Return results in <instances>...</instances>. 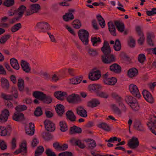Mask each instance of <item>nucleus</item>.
Returning a JSON list of instances; mask_svg holds the SVG:
<instances>
[{"instance_id":"1","label":"nucleus","mask_w":156,"mask_h":156,"mask_svg":"<svg viewBox=\"0 0 156 156\" xmlns=\"http://www.w3.org/2000/svg\"><path fill=\"white\" fill-rule=\"evenodd\" d=\"M101 50L104 54L101 56V60L104 64H110L115 62L116 58L114 55L111 54V48L108 41H104L103 46Z\"/></svg>"},{"instance_id":"2","label":"nucleus","mask_w":156,"mask_h":156,"mask_svg":"<svg viewBox=\"0 0 156 156\" xmlns=\"http://www.w3.org/2000/svg\"><path fill=\"white\" fill-rule=\"evenodd\" d=\"M89 88L90 91H94L97 96L101 98L107 99L109 96L108 92L101 90L102 87L100 85L90 84Z\"/></svg>"},{"instance_id":"3","label":"nucleus","mask_w":156,"mask_h":156,"mask_svg":"<svg viewBox=\"0 0 156 156\" xmlns=\"http://www.w3.org/2000/svg\"><path fill=\"white\" fill-rule=\"evenodd\" d=\"M78 35L79 38L84 44H88L89 33L87 31L83 29H80L78 32Z\"/></svg>"},{"instance_id":"4","label":"nucleus","mask_w":156,"mask_h":156,"mask_svg":"<svg viewBox=\"0 0 156 156\" xmlns=\"http://www.w3.org/2000/svg\"><path fill=\"white\" fill-rule=\"evenodd\" d=\"M36 27L39 30L40 32L45 33L50 29L49 24L48 23L44 21L38 22L36 24Z\"/></svg>"},{"instance_id":"5","label":"nucleus","mask_w":156,"mask_h":156,"mask_svg":"<svg viewBox=\"0 0 156 156\" xmlns=\"http://www.w3.org/2000/svg\"><path fill=\"white\" fill-rule=\"evenodd\" d=\"M66 99L68 102L72 104L77 103L81 101L79 95L74 93L68 96L67 97Z\"/></svg>"},{"instance_id":"6","label":"nucleus","mask_w":156,"mask_h":156,"mask_svg":"<svg viewBox=\"0 0 156 156\" xmlns=\"http://www.w3.org/2000/svg\"><path fill=\"white\" fill-rule=\"evenodd\" d=\"M139 144L138 139L136 137L133 136L129 140L127 144L128 146L131 149H135L136 148Z\"/></svg>"},{"instance_id":"7","label":"nucleus","mask_w":156,"mask_h":156,"mask_svg":"<svg viewBox=\"0 0 156 156\" xmlns=\"http://www.w3.org/2000/svg\"><path fill=\"white\" fill-rule=\"evenodd\" d=\"M147 125L150 128L151 132L156 135V117L154 116L151 118L150 122H149Z\"/></svg>"},{"instance_id":"8","label":"nucleus","mask_w":156,"mask_h":156,"mask_svg":"<svg viewBox=\"0 0 156 156\" xmlns=\"http://www.w3.org/2000/svg\"><path fill=\"white\" fill-rule=\"evenodd\" d=\"M23 152L22 155L25 156L27 155V147L26 142L22 143L20 146V148L16 150L14 153L16 154H18L19 153Z\"/></svg>"},{"instance_id":"9","label":"nucleus","mask_w":156,"mask_h":156,"mask_svg":"<svg viewBox=\"0 0 156 156\" xmlns=\"http://www.w3.org/2000/svg\"><path fill=\"white\" fill-rule=\"evenodd\" d=\"M129 91L131 94L134 96L138 98L140 97V95L137 86L133 84H131L129 86Z\"/></svg>"},{"instance_id":"10","label":"nucleus","mask_w":156,"mask_h":156,"mask_svg":"<svg viewBox=\"0 0 156 156\" xmlns=\"http://www.w3.org/2000/svg\"><path fill=\"white\" fill-rule=\"evenodd\" d=\"M44 124L45 129L48 131H54L55 129V124L50 120L47 119L44 121Z\"/></svg>"},{"instance_id":"11","label":"nucleus","mask_w":156,"mask_h":156,"mask_svg":"<svg viewBox=\"0 0 156 156\" xmlns=\"http://www.w3.org/2000/svg\"><path fill=\"white\" fill-rule=\"evenodd\" d=\"M11 131L12 129L10 125H8L6 127L0 126V135L10 136Z\"/></svg>"},{"instance_id":"12","label":"nucleus","mask_w":156,"mask_h":156,"mask_svg":"<svg viewBox=\"0 0 156 156\" xmlns=\"http://www.w3.org/2000/svg\"><path fill=\"white\" fill-rule=\"evenodd\" d=\"M101 76L100 71L97 70L96 71H93L92 72L90 73L88 77L90 80L94 81L98 80Z\"/></svg>"},{"instance_id":"13","label":"nucleus","mask_w":156,"mask_h":156,"mask_svg":"<svg viewBox=\"0 0 156 156\" xmlns=\"http://www.w3.org/2000/svg\"><path fill=\"white\" fill-rule=\"evenodd\" d=\"M142 94L145 99L148 102L152 103L154 102V99L151 94L146 90H143Z\"/></svg>"},{"instance_id":"14","label":"nucleus","mask_w":156,"mask_h":156,"mask_svg":"<svg viewBox=\"0 0 156 156\" xmlns=\"http://www.w3.org/2000/svg\"><path fill=\"white\" fill-rule=\"evenodd\" d=\"M76 114L79 116L86 117L87 116V112L83 107L82 106H79L76 107Z\"/></svg>"},{"instance_id":"15","label":"nucleus","mask_w":156,"mask_h":156,"mask_svg":"<svg viewBox=\"0 0 156 156\" xmlns=\"http://www.w3.org/2000/svg\"><path fill=\"white\" fill-rule=\"evenodd\" d=\"M12 118L13 120L17 122H21L25 120L24 115L21 113H14Z\"/></svg>"},{"instance_id":"16","label":"nucleus","mask_w":156,"mask_h":156,"mask_svg":"<svg viewBox=\"0 0 156 156\" xmlns=\"http://www.w3.org/2000/svg\"><path fill=\"white\" fill-rule=\"evenodd\" d=\"M9 112L8 110L5 109L2 111L0 114V120L3 122H5L7 120Z\"/></svg>"},{"instance_id":"17","label":"nucleus","mask_w":156,"mask_h":156,"mask_svg":"<svg viewBox=\"0 0 156 156\" xmlns=\"http://www.w3.org/2000/svg\"><path fill=\"white\" fill-rule=\"evenodd\" d=\"M54 96L58 100L63 101L64 99V97H66L67 94L66 92L57 91L54 93Z\"/></svg>"},{"instance_id":"18","label":"nucleus","mask_w":156,"mask_h":156,"mask_svg":"<svg viewBox=\"0 0 156 156\" xmlns=\"http://www.w3.org/2000/svg\"><path fill=\"white\" fill-rule=\"evenodd\" d=\"M114 23L117 29L119 32L122 33L124 31L125 25L123 23L119 20H117L114 21Z\"/></svg>"},{"instance_id":"19","label":"nucleus","mask_w":156,"mask_h":156,"mask_svg":"<svg viewBox=\"0 0 156 156\" xmlns=\"http://www.w3.org/2000/svg\"><path fill=\"white\" fill-rule=\"evenodd\" d=\"M110 70L115 73H119L121 72L120 66L117 63H114L110 66Z\"/></svg>"},{"instance_id":"20","label":"nucleus","mask_w":156,"mask_h":156,"mask_svg":"<svg viewBox=\"0 0 156 156\" xmlns=\"http://www.w3.org/2000/svg\"><path fill=\"white\" fill-rule=\"evenodd\" d=\"M66 119L69 120L71 122H75L76 121V117L72 110H68L66 114Z\"/></svg>"},{"instance_id":"21","label":"nucleus","mask_w":156,"mask_h":156,"mask_svg":"<svg viewBox=\"0 0 156 156\" xmlns=\"http://www.w3.org/2000/svg\"><path fill=\"white\" fill-rule=\"evenodd\" d=\"M155 36L153 33H148L147 36V42L148 45L151 47L154 46V43L152 40L154 38Z\"/></svg>"},{"instance_id":"22","label":"nucleus","mask_w":156,"mask_h":156,"mask_svg":"<svg viewBox=\"0 0 156 156\" xmlns=\"http://www.w3.org/2000/svg\"><path fill=\"white\" fill-rule=\"evenodd\" d=\"M65 107L64 106L60 104L57 105L55 110L58 116L61 117L64 113Z\"/></svg>"},{"instance_id":"23","label":"nucleus","mask_w":156,"mask_h":156,"mask_svg":"<svg viewBox=\"0 0 156 156\" xmlns=\"http://www.w3.org/2000/svg\"><path fill=\"white\" fill-rule=\"evenodd\" d=\"M100 104V102L97 99L94 98L87 102V106L88 107L93 108L97 107Z\"/></svg>"},{"instance_id":"24","label":"nucleus","mask_w":156,"mask_h":156,"mask_svg":"<svg viewBox=\"0 0 156 156\" xmlns=\"http://www.w3.org/2000/svg\"><path fill=\"white\" fill-rule=\"evenodd\" d=\"M21 66L23 70L26 73H28L31 70L30 64L27 62L22 60L21 62Z\"/></svg>"},{"instance_id":"25","label":"nucleus","mask_w":156,"mask_h":156,"mask_svg":"<svg viewBox=\"0 0 156 156\" xmlns=\"http://www.w3.org/2000/svg\"><path fill=\"white\" fill-rule=\"evenodd\" d=\"M138 70L135 68L129 69L128 71V75L130 78L136 77L138 74Z\"/></svg>"},{"instance_id":"26","label":"nucleus","mask_w":156,"mask_h":156,"mask_svg":"<svg viewBox=\"0 0 156 156\" xmlns=\"http://www.w3.org/2000/svg\"><path fill=\"white\" fill-rule=\"evenodd\" d=\"M33 95L35 98L42 101L45 97V94L42 92L37 91H34L33 93Z\"/></svg>"},{"instance_id":"27","label":"nucleus","mask_w":156,"mask_h":156,"mask_svg":"<svg viewBox=\"0 0 156 156\" xmlns=\"http://www.w3.org/2000/svg\"><path fill=\"white\" fill-rule=\"evenodd\" d=\"M82 132V129L76 126L71 127L69 129V133L70 134H75L76 133H80Z\"/></svg>"},{"instance_id":"28","label":"nucleus","mask_w":156,"mask_h":156,"mask_svg":"<svg viewBox=\"0 0 156 156\" xmlns=\"http://www.w3.org/2000/svg\"><path fill=\"white\" fill-rule=\"evenodd\" d=\"M1 86L4 89L7 90L9 87V84L8 80L5 78H2L1 79Z\"/></svg>"},{"instance_id":"29","label":"nucleus","mask_w":156,"mask_h":156,"mask_svg":"<svg viewBox=\"0 0 156 156\" xmlns=\"http://www.w3.org/2000/svg\"><path fill=\"white\" fill-rule=\"evenodd\" d=\"M108 30L110 33L113 36H116V29L113 23L111 21L109 22L108 23Z\"/></svg>"},{"instance_id":"30","label":"nucleus","mask_w":156,"mask_h":156,"mask_svg":"<svg viewBox=\"0 0 156 156\" xmlns=\"http://www.w3.org/2000/svg\"><path fill=\"white\" fill-rule=\"evenodd\" d=\"M117 80L115 77L109 78L104 80V83L107 85H114L117 82Z\"/></svg>"},{"instance_id":"31","label":"nucleus","mask_w":156,"mask_h":156,"mask_svg":"<svg viewBox=\"0 0 156 156\" xmlns=\"http://www.w3.org/2000/svg\"><path fill=\"white\" fill-rule=\"evenodd\" d=\"M26 7L24 5H20L19 8L16 10V12L18 13V17L20 18H21L24 14V11L26 10Z\"/></svg>"},{"instance_id":"32","label":"nucleus","mask_w":156,"mask_h":156,"mask_svg":"<svg viewBox=\"0 0 156 156\" xmlns=\"http://www.w3.org/2000/svg\"><path fill=\"white\" fill-rule=\"evenodd\" d=\"M30 9L34 13H38L41 9L40 5L37 3L32 4L30 5Z\"/></svg>"},{"instance_id":"33","label":"nucleus","mask_w":156,"mask_h":156,"mask_svg":"<svg viewBox=\"0 0 156 156\" xmlns=\"http://www.w3.org/2000/svg\"><path fill=\"white\" fill-rule=\"evenodd\" d=\"M17 86L20 91H23L24 88V82L21 77L19 78L18 80Z\"/></svg>"},{"instance_id":"34","label":"nucleus","mask_w":156,"mask_h":156,"mask_svg":"<svg viewBox=\"0 0 156 156\" xmlns=\"http://www.w3.org/2000/svg\"><path fill=\"white\" fill-rule=\"evenodd\" d=\"M85 141L88 144V147L91 149H93L96 146V142L94 140H93L91 139H87L85 140Z\"/></svg>"},{"instance_id":"35","label":"nucleus","mask_w":156,"mask_h":156,"mask_svg":"<svg viewBox=\"0 0 156 156\" xmlns=\"http://www.w3.org/2000/svg\"><path fill=\"white\" fill-rule=\"evenodd\" d=\"M11 65L14 69L18 70L19 69L20 66L17 60L14 58H11L10 60Z\"/></svg>"},{"instance_id":"36","label":"nucleus","mask_w":156,"mask_h":156,"mask_svg":"<svg viewBox=\"0 0 156 156\" xmlns=\"http://www.w3.org/2000/svg\"><path fill=\"white\" fill-rule=\"evenodd\" d=\"M134 128L138 131H144V128L142 126L141 122L139 121H136L134 125Z\"/></svg>"},{"instance_id":"37","label":"nucleus","mask_w":156,"mask_h":156,"mask_svg":"<svg viewBox=\"0 0 156 156\" xmlns=\"http://www.w3.org/2000/svg\"><path fill=\"white\" fill-rule=\"evenodd\" d=\"M64 20L66 22L69 21V20H72L74 18V16L72 13L67 12L63 16Z\"/></svg>"},{"instance_id":"38","label":"nucleus","mask_w":156,"mask_h":156,"mask_svg":"<svg viewBox=\"0 0 156 156\" xmlns=\"http://www.w3.org/2000/svg\"><path fill=\"white\" fill-rule=\"evenodd\" d=\"M44 149L43 147L41 146H40L37 147L35 151V156H41L44 152Z\"/></svg>"},{"instance_id":"39","label":"nucleus","mask_w":156,"mask_h":156,"mask_svg":"<svg viewBox=\"0 0 156 156\" xmlns=\"http://www.w3.org/2000/svg\"><path fill=\"white\" fill-rule=\"evenodd\" d=\"M83 79L82 76L77 77L70 79V83L73 84H77L81 82Z\"/></svg>"},{"instance_id":"40","label":"nucleus","mask_w":156,"mask_h":156,"mask_svg":"<svg viewBox=\"0 0 156 156\" xmlns=\"http://www.w3.org/2000/svg\"><path fill=\"white\" fill-rule=\"evenodd\" d=\"M125 100L126 103L129 105L133 103L136 102V99L132 96H126L125 98Z\"/></svg>"},{"instance_id":"41","label":"nucleus","mask_w":156,"mask_h":156,"mask_svg":"<svg viewBox=\"0 0 156 156\" xmlns=\"http://www.w3.org/2000/svg\"><path fill=\"white\" fill-rule=\"evenodd\" d=\"M114 50L116 51H119L121 48V44L119 39L115 40V42L113 46Z\"/></svg>"},{"instance_id":"42","label":"nucleus","mask_w":156,"mask_h":156,"mask_svg":"<svg viewBox=\"0 0 156 156\" xmlns=\"http://www.w3.org/2000/svg\"><path fill=\"white\" fill-rule=\"evenodd\" d=\"M98 126L106 131H109L110 130L109 126L105 122H102L99 124Z\"/></svg>"},{"instance_id":"43","label":"nucleus","mask_w":156,"mask_h":156,"mask_svg":"<svg viewBox=\"0 0 156 156\" xmlns=\"http://www.w3.org/2000/svg\"><path fill=\"white\" fill-rule=\"evenodd\" d=\"M72 25L73 27L75 29H78L81 26V23L80 21L78 19H76L72 23Z\"/></svg>"},{"instance_id":"44","label":"nucleus","mask_w":156,"mask_h":156,"mask_svg":"<svg viewBox=\"0 0 156 156\" xmlns=\"http://www.w3.org/2000/svg\"><path fill=\"white\" fill-rule=\"evenodd\" d=\"M10 37V35L9 34L3 35L0 39V43L2 44H4Z\"/></svg>"},{"instance_id":"45","label":"nucleus","mask_w":156,"mask_h":156,"mask_svg":"<svg viewBox=\"0 0 156 156\" xmlns=\"http://www.w3.org/2000/svg\"><path fill=\"white\" fill-rule=\"evenodd\" d=\"M112 109L114 112L118 115L121 116L122 114V111L115 104L112 105Z\"/></svg>"},{"instance_id":"46","label":"nucleus","mask_w":156,"mask_h":156,"mask_svg":"<svg viewBox=\"0 0 156 156\" xmlns=\"http://www.w3.org/2000/svg\"><path fill=\"white\" fill-rule=\"evenodd\" d=\"M60 130L62 132H65L68 129L66 123L65 122H61L59 123Z\"/></svg>"},{"instance_id":"47","label":"nucleus","mask_w":156,"mask_h":156,"mask_svg":"<svg viewBox=\"0 0 156 156\" xmlns=\"http://www.w3.org/2000/svg\"><path fill=\"white\" fill-rule=\"evenodd\" d=\"M21 24L20 23L16 24L11 27V31L12 32H16L21 28Z\"/></svg>"},{"instance_id":"48","label":"nucleus","mask_w":156,"mask_h":156,"mask_svg":"<svg viewBox=\"0 0 156 156\" xmlns=\"http://www.w3.org/2000/svg\"><path fill=\"white\" fill-rule=\"evenodd\" d=\"M128 44L130 47L134 48L135 47V41L132 37H129V40L128 41Z\"/></svg>"},{"instance_id":"49","label":"nucleus","mask_w":156,"mask_h":156,"mask_svg":"<svg viewBox=\"0 0 156 156\" xmlns=\"http://www.w3.org/2000/svg\"><path fill=\"white\" fill-rule=\"evenodd\" d=\"M42 114V111L41 107H38L36 108L34 112V115L37 117L39 116Z\"/></svg>"},{"instance_id":"50","label":"nucleus","mask_w":156,"mask_h":156,"mask_svg":"<svg viewBox=\"0 0 156 156\" xmlns=\"http://www.w3.org/2000/svg\"><path fill=\"white\" fill-rule=\"evenodd\" d=\"M27 107L25 105H19L16 106L15 108L17 112H21L26 110Z\"/></svg>"},{"instance_id":"51","label":"nucleus","mask_w":156,"mask_h":156,"mask_svg":"<svg viewBox=\"0 0 156 156\" xmlns=\"http://www.w3.org/2000/svg\"><path fill=\"white\" fill-rule=\"evenodd\" d=\"M12 95L13 98L16 99L18 97V93L16 88L12 87L11 90Z\"/></svg>"},{"instance_id":"52","label":"nucleus","mask_w":156,"mask_h":156,"mask_svg":"<svg viewBox=\"0 0 156 156\" xmlns=\"http://www.w3.org/2000/svg\"><path fill=\"white\" fill-rule=\"evenodd\" d=\"M91 41L92 43L93 46H96L95 45L98 43H101V40L99 37L97 38L96 37H92L91 38Z\"/></svg>"},{"instance_id":"53","label":"nucleus","mask_w":156,"mask_h":156,"mask_svg":"<svg viewBox=\"0 0 156 156\" xmlns=\"http://www.w3.org/2000/svg\"><path fill=\"white\" fill-rule=\"evenodd\" d=\"M14 4V0H5L3 3L4 5L8 7L13 5Z\"/></svg>"},{"instance_id":"54","label":"nucleus","mask_w":156,"mask_h":156,"mask_svg":"<svg viewBox=\"0 0 156 156\" xmlns=\"http://www.w3.org/2000/svg\"><path fill=\"white\" fill-rule=\"evenodd\" d=\"M42 137L45 140H49L52 138V136L49 133L44 132L42 133Z\"/></svg>"},{"instance_id":"55","label":"nucleus","mask_w":156,"mask_h":156,"mask_svg":"<svg viewBox=\"0 0 156 156\" xmlns=\"http://www.w3.org/2000/svg\"><path fill=\"white\" fill-rule=\"evenodd\" d=\"M45 97L42 101L47 104H50L51 103L52 101V98L49 95H46L45 94Z\"/></svg>"},{"instance_id":"56","label":"nucleus","mask_w":156,"mask_h":156,"mask_svg":"<svg viewBox=\"0 0 156 156\" xmlns=\"http://www.w3.org/2000/svg\"><path fill=\"white\" fill-rule=\"evenodd\" d=\"M146 59L145 55L143 54H139L138 57V60L139 62L141 63L144 62Z\"/></svg>"},{"instance_id":"57","label":"nucleus","mask_w":156,"mask_h":156,"mask_svg":"<svg viewBox=\"0 0 156 156\" xmlns=\"http://www.w3.org/2000/svg\"><path fill=\"white\" fill-rule=\"evenodd\" d=\"M132 108L135 111H137L139 109V106L138 103L136 102L133 103L130 105Z\"/></svg>"},{"instance_id":"58","label":"nucleus","mask_w":156,"mask_h":156,"mask_svg":"<svg viewBox=\"0 0 156 156\" xmlns=\"http://www.w3.org/2000/svg\"><path fill=\"white\" fill-rule=\"evenodd\" d=\"M45 153L47 156H56L55 153L52 151V150L49 148L46 149Z\"/></svg>"},{"instance_id":"59","label":"nucleus","mask_w":156,"mask_h":156,"mask_svg":"<svg viewBox=\"0 0 156 156\" xmlns=\"http://www.w3.org/2000/svg\"><path fill=\"white\" fill-rule=\"evenodd\" d=\"M0 148L2 150H4L7 148L6 144L3 140H0Z\"/></svg>"},{"instance_id":"60","label":"nucleus","mask_w":156,"mask_h":156,"mask_svg":"<svg viewBox=\"0 0 156 156\" xmlns=\"http://www.w3.org/2000/svg\"><path fill=\"white\" fill-rule=\"evenodd\" d=\"M88 52L90 55L91 56H95L98 54V52L97 51L92 48H89L88 50Z\"/></svg>"},{"instance_id":"61","label":"nucleus","mask_w":156,"mask_h":156,"mask_svg":"<svg viewBox=\"0 0 156 156\" xmlns=\"http://www.w3.org/2000/svg\"><path fill=\"white\" fill-rule=\"evenodd\" d=\"M136 31L139 36L140 37L144 36V33L141 30L140 27L137 26L136 27Z\"/></svg>"},{"instance_id":"62","label":"nucleus","mask_w":156,"mask_h":156,"mask_svg":"<svg viewBox=\"0 0 156 156\" xmlns=\"http://www.w3.org/2000/svg\"><path fill=\"white\" fill-rule=\"evenodd\" d=\"M2 96L3 99L6 100H12L13 98L12 94L6 95L4 94H2Z\"/></svg>"},{"instance_id":"63","label":"nucleus","mask_w":156,"mask_h":156,"mask_svg":"<svg viewBox=\"0 0 156 156\" xmlns=\"http://www.w3.org/2000/svg\"><path fill=\"white\" fill-rule=\"evenodd\" d=\"M119 106L121 107V111L124 112H126L127 111V108H126L125 105L123 104L120 101H119Z\"/></svg>"},{"instance_id":"64","label":"nucleus","mask_w":156,"mask_h":156,"mask_svg":"<svg viewBox=\"0 0 156 156\" xmlns=\"http://www.w3.org/2000/svg\"><path fill=\"white\" fill-rule=\"evenodd\" d=\"M53 146L56 150L57 151H60L61 145L58 142H55L54 143Z\"/></svg>"}]
</instances>
